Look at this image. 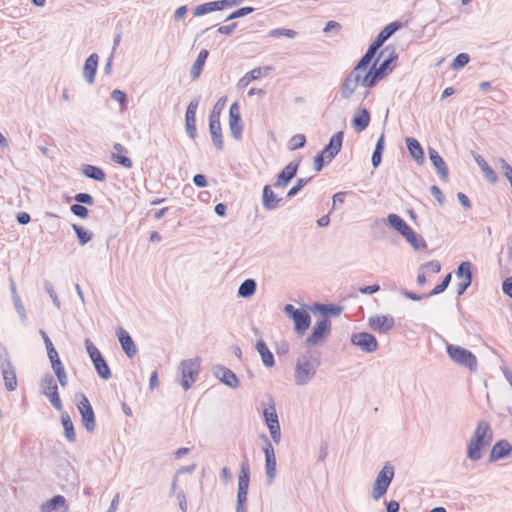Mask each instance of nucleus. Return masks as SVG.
<instances>
[{
	"instance_id": "1",
	"label": "nucleus",
	"mask_w": 512,
	"mask_h": 512,
	"mask_svg": "<svg viewBox=\"0 0 512 512\" xmlns=\"http://www.w3.org/2000/svg\"><path fill=\"white\" fill-rule=\"evenodd\" d=\"M372 60L364 54L353 71L346 77L342 85V96L344 98H349L360 85L368 88L375 86L392 70L390 67L391 59L383 60L379 66H377L378 60H376L368 69Z\"/></svg>"
},
{
	"instance_id": "2",
	"label": "nucleus",
	"mask_w": 512,
	"mask_h": 512,
	"mask_svg": "<svg viewBox=\"0 0 512 512\" xmlns=\"http://www.w3.org/2000/svg\"><path fill=\"white\" fill-rule=\"evenodd\" d=\"M492 440V431L488 422L480 421L474 431V434L468 444V457L472 460H478L481 457V449L490 444Z\"/></svg>"
},
{
	"instance_id": "3",
	"label": "nucleus",
	"mask_w": 512,
	"mask_h": 512,
	"mask_svg": "<svg viewBox=\"0 0 512 512\" xmlns=\"http://www.w3.org/2000/svg\"><path fill=\"white\" fill-rule=\"evenodd\" d=\"M343 143V132H337L334 134L328 143V145L316 155L314 159V168L316 171H320L326 163H330L333 158L339 153Z\"/></svg>"
},
{
	"instance_id": "4",
	"label": "nucleus",
	"mask_w": 512,
	"mask_h": 512,
	"mask_svg": "<svg viewBox=\"0 0 512 512\" xmlns=\"http://www.w3.org/2000/svg\"><path fill=\"white\" fill-rule=\"evenodd\" d=\"M201 369V360L200 358H193L183 360L179 364V372L181 376V385L187 390L189 389L194 382L196 381Z\"/></svg>"
},
{
	"instance_id": "5",
	"label": "nucleus",
	"mask_w": 512,
	"mask_h": 512,
	"mask_svg": "<svg viewBox=\"0 0 512 512\" xmlns=\"http://www.w3.org/2000/svg\"><path fill=\"white\" fill-rule=\"evenodd\" d=\"M448 356L451 358L453 362L458 365L465 366L470 370H475L477 367V358L476 356L470 352L469 350L462 348L457 345H448L447 346Z\"/></svg>"
},
{
	"instance_id": "6",
	"label": "nucleus",
	"mask_w": 512,
	"mask_h": 512,
	"mask_svg": "<svg viewBox=\"0 0 512 512\" xmlns=\"http://www.w3.org/2000/svg\"><path fill=\"white\" fill-rule=\"evenodd\" d=\"M394 477V468L386 464L378 473L373 484L372 497L375 500L380 499L386 492Z\"/></svg>"
},
{
	"instance_id": "7",
	"label": "nucleus",
	"mask_w": 512,
	"mask_h": 512,
	"mask_svg": "<svg viewBox=\"0 0 512 512\" xmlns=\"http://www.w3.org/2000/svg\"><path fill=\"white\" fill-rule=\"evenodd\" d=\"M87 352L99 376L105 380L111 377V371L98 348L89 340L85 341Z\"/></svg>"
},
{
	"instance_id": "8",
	"label": "nucleus",
	"mask_w": 512,
	"mask_h": 512,
	"mask_svg": "<svg viewBox=\"0 0 512 512\" xmlns=\"http://www.w3.org/2000/svg\"><path fill=\"white\" fill-rule=\"evenodd\" d=\"M389 224L397 230L414 247L418 248V239L410 226L397 214L388 215Z\"/></svg>"
},
{
	"instance_id": "9",
	"label": "nucleus",
	"mask_w": 512,
	"mask_h": 512,
	"mask_svg": "<svg viewBox=\"0 0 512 512\" xmlns=\"http://www.w3.org/2000/svg\"><path fill=\"white\" fill-rule=\"evenodd\" d=\"M77 408L79 413L81 414V420L83 426L90 432L95 429V415L92 409V406L88 400V398L81 394L79 396V402L77 403Z\"/></svg>"
},
{
	"instance_id": "10",
	"label": "nucleus",
	"mask_w": 512,
	"mask_h": 512,
	"mask_svg": "<svg viewBox=\"0 0 512 512\" xmlns=\"http://www.w3.org/2000/svg\"><path fill=\"white\" fill-rule=\"evenodd\" d=\"M401 27L402 23L398 21L392 22L384 27L378 34L375 41L370 45L365 55H368V57L373 59L376 51L382 46V44Z\"/></svg>"
},
{
	"instance_id": "11",
	"label": "nucleus",
	"mask_w": 512,
	"mask_h": 512,
	"mask_svg": "<svg viewBox=\"0 0 512 512\" xmlns=\"http://www.w3.org/2000/svg\"><path fill=\"white\" fill-rule=\"evenodd\" d=\"M285 313L291 317L295 324V330L303 334L310 326V316L307 312L296 309L292 304L284 307Z\"/></svg>"
},
{
	"instance_id": "12",
	"label": "nucleus",
	"mask_w": 512,
	"mask_h": 512,
	"mask_svg": "<svg viewBox=\"0 0 512 512\" xmlns=\"http://www.w3.org/2000/svg\"><path fill=\"white\" fill-rule=\"evenodd\" d=\"M331 330V322L327 318L317 321L311 335L306 339L308 346H315L319 344Z\"/></svg>"
},
{
	"instance_id": "13",
	"label": "nucleus",
	"mask_w": 512,
	"mask_h": 512,
	"mask_svg": "<svg viewBox=\"0 0 512 512\" xmlns=\"http://www.w3.org/2000/svg\"><path fill=\"white\" fill-rule=\"evenodd\" d=\"M352 344L360 347L363 351L371 353L377 350L378 342L376 338L369 333H355L351 336Z\"/></svg>"
},
{
	"instance_id": "14",
	"label": "nucleus",
	"mask_w": 512,
	"mask_h": 512,
	"mask_svg": "<svg viewBox=\"0 0 512 512\" xmlns=\"http://www.w3.org/2000/svg\"><path fill=\"white\" fill-rule=\"evenodd\" d=\"M263 414L272 439L278 443L280 441V425L274 405L265 408Z\"/></svg>"
},
{
	"instance_id": "15",
	"label": "nucleus",
	"mask_w": 512,
	"mask_h": 512,
	"mask_svg": "<svg viewBox=\"0 0 512 512\" xmlns=\"http://www.w3.org/2000/svg\"><path fill=\"white\" fill-rule=\"evenodd\" d=\"M209 130L213 143L221 150L223 148V138L220 124V111H216V107H214L209 118Z\"/></svg>"
},
{
	"instance_id": "16",
	"label": "nucleus",
	"mask_w": 512,
	"mask_h": 512,
	"mask_svg": "<svg viewBox=\"0 0 512 512\" xmlns=\"http://www.w3.org/2000/svg\"><path fill=\"white\" fill-rule=\"evenodd\" d=\"M229 127L232 136L235 139H240L242 136V121L240 116V107L238 103H233L229 109Z\"/></svg>"
},
{
	"instance_id": "17",
	"label": "nucleus",
	"mask_w": 512,
	"mask_h": 512,
	"mask_svg": "<svg viewBox=\"0 0 512 512\" xmlns=\"http://www.w3.org/2000/svg\"><path fill=\"white\" fill-rule=\"evenodd\" d=\"M315 375L312 364L305 361H298L295 366V380L298 385H304Z\"/></svg>"
},
{
	"instance_id": "18",
	"label": "nucleus",
	"mask_w": 512,
	"mask_h": 512,
	"mask_svg": "<svg viewBox=\"0 0 512 512\" xmlns=\"http://www.w3.org/2000/svg\"><path fill=\"white\" fill-rule=\"evenodd\" d=\"M370 328L378 333H386L394 327V318L390 315H377L369 318Z\"/></svg>"
},
{
	"instance_id": "19",
	"label": "nucleus",
	"mask_w": 512,
	"mask_h": 512,
	"mask_svg": "<svg viewBox=\"0 0 512 512\" xmlns=\"http://www.w3.org/2000/svg\"><path fill=\"white\" fill-rule=\"evenodd\" d=\"M43 393L49 398L51 404L57 409H62V402L58 394L57 384L52 377L43 380Z\"/></svg>"
},
{
	"instance_id": "20",
	"label": "nucleus",
	"mask_w": 512,
	"mask_h": 512,
	"mask_svg": "<svg viewBox=\"0 0 512 512\" xmlns=\"http://www.w3.org/2000/svg\"><path fill=\"white\" fill-rule=\"evenodd\" d=\"M457 277L460 279L458 284V294L461 295L470 286L472 282L471 264L462 262L457 269Z\"/></svg>"
},
{
	"instance_id": "21",
	"label": "nucleus",
	"mask_w": 512,
	"mask_h": 512,
	"mask_svg": "<svg viewBox=\"0 0 512 512\" xmlns=\"http://www.w3.org/2000/svg\"><path fill=\"white\" fill-rule=\"evenodd\" d=\"M265 453V469L268 482L272 483L276 477V457L275 451L271 443H267L264 448Z\"/></svg>"
},
{
	"instance_id": "22",
	"label": "nucleus",
	"mask_w": 512,
	"mask_h": 512,
	"mask_svg": "<svg viewBox=\"0 0 512 512\" xmlns=\"http://www.w3.org/2000/svg\"><path fill=\"white\" fill-rule=\"evenodd\" d=\"M273 70L272 66L257 67L247 72L238 82L240 88L246 87L249 83L257 80Z\"/></svg>"
},
{
	"instance_id": "23",
	"label": "nucleus",
	"mask_w": 512,
	"mask_h": 512,
	"mask_svg": "<svg viewBox=\"0 0 512 512\" xmlns=\"http://www.w3.org/2000/svg\"><path fill=\"white\" fill-rule=\"evenodd\" d=\"M113 153L111 154V159L121 165L122 167L124 168H127V169H130L132 168L133 166V162L132 160L127 157L125 154L127 152V150L125 149V147L120 144V143H115L114 146H113Z\"/></svg>"
},
{
	"instance_id": "24",
	"label": "nucleus",
	"mask_w": 512,
	"mask_h": 512,
	"mask_svg": "<svg viewBox=\"0 0 512 512\" xmlns=\"http://www.w3.org/2000/svg\"><path fill=\"white\" fill-rule=\"evenodd\" d=\"M117 336L126 355L132 358L136 354L137 349L129 333L123 328H119L117 330Z\"/></svg>"
},
{
	"instance_id": "25",
	"label": "nucleus",
	"mask_w": 512,
	"mask_h": 512,
	"mask_svg": "<svg viewBox=\"0 0 512 512\" xmlns=\"http://www.w3.org/2000/svg\"><path fill=\"white\" fill-rule=\"evenodd\" d=\"M298 163L290 162L278 175L275 182L276 187H285L296 175Z\"/></svg>"
},
{
	"instance_id": "26",
	"label": "nucleus",
	"mask_w": 512,
	"mask_h": 512,
	"mask_svg": "<svg viewBox=\"0 0 512 512\" xmlns=\"http://www.w3.org/2000/svg\"><path fill=\"white\" fill-rule=\"evenodd\" d=\"M370 124V114L366 108H362L356 112L353 117L352 125L357 132L364 131Z\"/></svg>"
},
{
	"instance_id": "27",
	"label": "nucleus",
	"mask_w": 512,
	"mask_h": 512,
	"mask_svg": "<svg viewBox=\"0 0 512 512\" xmlns=\"http://www.w3.org/2000/svg\"><path fill=\"white\" fill-rule=\"evenodd\" d=\"M98 66L97 54H91L85 61L83 75L89 83H93Z\"/></svg>"
},
{
	"instance_id": "28",
	"label": "nucleus",
	"mask_w": 512,
	"mask_h": 512,
	"mask_svg": "<svg viewBox=\"0 0 512 512\" xmlns=\"http://www.w3.org/2000/svg\"><path fill=\"white\" fill-rule=\"evenodd\" d=\"M196 103H190L185 114L186 129L191 137L196 135Z\"/></svg>"
},
{
	"instance_id": "29",
	"label": "nucleus",
	"mask_w": 512,
	"mask_h": 512,
	"mask_svg": "<svg viewBox=\"0 0 512 512\" xmlns=\"http://www.w3.org/2000/svg\"><path fill=\"white\" fill-rule=\"evenodd\" d=\"M280 201L281 198L274 193L271 186L266 185L263 188L262 202L264 208L268 210L275 209L279 205Z\"/></svg>"
},
{
	"instance_id": "30",
	"label": "nucleus",
	"mask_w": 512,
	"mask_h": 512,
	"mask_svg": "<svg viewBox=\"0 0 512 512\" xmlns=\"http://www.w3.org/2000/svg\"><path fill=\"white\" fill-rule=\"evenodd\" d=\"M429 157L441 178L446 179L448 177V168L439 153L434 149H429Z\"/></svg>"
},
{
	"instance_id": "31",
	"label": "nucleus",
	"mask_w": 512,
	"mask_h": 512,
	"mask_svg": "<svg viewBox=\"0 0 512 512\" xmlns=\"http://www.w3.org/2000/svg\"><path fill=\"white\" fill-rule=\"evenodd\" d=\"M512 452V446L507 441L497 442L491 450L490 458L492 460H498L505 456H508Z\"/></svg>"
},
{
	"instance_id": "32",
	"label": "nucleus",
	"mask_w": 512,
	"mask_h": 512,
	"mask_svg": "<svg viewBox=\"0 0 512 512\" xmlns=\"http://www.w3.org/2000/svg\"><path fill=\"white\" fill-rule=\"evenodd\" d=\"M250 483V467L247 462L242 463L238 476V491H248Z\"/></svg>"
},
{
	"instance_id": "33",
	"label": "nucleus",
	"mask_w": 512,
	"mask_h": 512,
	"mask_svg": "<svg viewBox=\"0 0 512 512\" xmlns=\"http://www.w3.org/2000/svg\"><path fill=\"white\" fill-rule=\"evenodd\" d=\"M407 148L409 150V153L413 157V159L419 163H422L424 160V152L423 149L415 138H408L407 139Z\"/></svg>"
},
{
	"instance_id": "34",
	"label": "nucleus",
	"mask_w": 512,
	"mask_h": 512,
	"mask_svg": "<svg viewBox=\"0 0 512 512\" xmlns=\"http://www.w3.org/2000/svg\"><path fill=\"white\" fill-rule=\"evenodd\" d=\"M217 376L223 383L232 388H235L239 385V380L235 373L227 368H219L217 371Z\"/></svg>"
},
{
	"instance_id": "35",
	"label": "nucleus",
	"mask_w": 512,
	"mask_h": 512,
	"mask_svg": "<svg viewBox=\"0 0 512 512\" xmlns=\"http://www.w3.org/2000/svg\"><path fill=\"white\" fill-rule=\"evenodd\" d=\"M208 55L209 52L206 49L201 50L198 54V57L191 68V76L193 79H197L200 76Z\"/></svg>"
},
{
	"instance_id": "36",
	"label": "nucleus",
	"mask_w": 512,
	"mask_h": 512,
	"mask_svg": "<svg viewBox=\"0 0 512 512\" xmlns=\"http://www.w3.org/2000/svg\"><path fill=\"white\" fill-rule=\"evenodd\" d=\"M256 349L259 352V354L261 355L263 363L267 367H272L275 363L274 356H273L272 352L268 349L266 344L263 341L259 340L256 344Z\"/></svg>"
},
{
	"instance_id": "37",
	"label": "nucleus",
	"mask_w": 512,
	"mask_h": 512,
	"mask_svg": "<svg viewBox=\"0 0 512 512\" xmlns=\"http://www.w3.org/2000/svg\"><path fill=\"white\" fill-rule=\"evenodd\" d=\"M83 174L96 181H104L106 178L105 172L101 168L93 165H84Z\"/></svg>"
},
{
	"instance_id": "38",
	"label": "nucleus",
	"mask_w": 512,
	"mask_h": 512,
	"mask_svg": "<svg viewBox=\"0 0 512 512\" xmlns=\"http://www.w3.org/2000/svg\"><path fill=\"white\" fill-rule=\"evenodd\" d=\"M61 421L65 431V437L68 441L74 442L76 439V434L74 430V424L70 416L68 414H62Z\"/></svg>"
},
{
	"instance_id": "39",
	"label": "nucleus",
	"mask_w": 512,
	"mask_h": 512,
	"mask_svg": "<svg viewBox=\"0 0 512 512\" xmlns=\"http://www.w3.org/2000/svg\"><path fill=\"white\" fill-rule=\"evenodd\" d=\"M57 506H62V507H64L65 510H67L66 500H65L64 496H62V495L54 496L52 499H50L45 504H43L42 511L43 512H52L53 510L56 509Z\"/></svg>"
},
{
	"instance_id": "40",
	"label": "nucleus",
	"mask_w": 512,
	"mask_h": 512,
	"mask_svg": "<svg viewBox=\"0 0 512 512\" xmlns=\"http://www.w3.org/2000/svg\"><path fill=\"white\" fill-rule=\"evenodd\" d=\"M3 378H4L5 387L7 390L13 391L16 389L17 377H16V373L13 369H11V368L4 369L3 370Z\"/></svg>"
},
{
	"instance_id": "41",
	"label": "nucleus",
	"mask_w": 512,
	"mask_h": 512,
	"mask_svg": "<svg viewBox=\"0 0 512 512\" xmlns=\"http://www.w3.org/2000/svg\"><path fill=\"white\" fill-rule=\"evenodd\" d=\"M384 145H385V139H384V135L382 134L376 143L375 150L372 155V164L374 167H377L381 163Z\"/></svg>"
},
{
	"instance_id": "42",
	"label": "nucleus",
	"mask_w": 512,
	"mask_h": 512,
	"mask_svg": "<svg viewBox=\"0 0 512 512\" xmlns=\"http://www.w3.org/2000/svg\"><path fill=\"white\" fill-rule=\"evenodd\" d=\"M224 2H206V3H203L199 6H197L194 10V14L196 16H201V15H204L206 13H209L211 11H214V10H217V9H221L222 6H219V4H223Z\"/></svg>"
},
{
	"instance_id": "43",
	"label": "nucleus",
	"mask_w": 512,
	"mask_h": 512,
	"mask_svg": "<svg viewBox=\"0 0 512 512\" xmlns=\"http://www.w3.org/2000/svg\"><path fill=\"white\" fill-rule=\"evenodd\" d=\"M478 165L480 166L482 172L484 173L486 179L491 183H496L498 180L496 172L489 166V164L484 159L477 160Z\"/></svg>"
},
{
	"instance_id": "44",
	"label": "nucleus",
	"mask_w": 512,
	"mask_h": 512,
	"mask_svg": "<svg viewBox=\"0 0 512 512\" xmlns=\"http://www.w3.org/2000/svg\"><path fill=\"white\" fill-rule=\"evenodd\" d=\"M256 283L252 279L245 280L239 287L238 293L242 297H250L255 293Z\"/></svg>"
},
{
	"instance_id": "45",
	"label": "nucleus",
	"mask_w": 512,
	"mask_h": 512,
	"mask_svg": "<svg viewBox=\"0 0 512 512\" xmlns=\"http://www.w3.org/2000/svg\"><path fill=\"white\" fill-rule=\"evenodd\" d=\"M73 229L81 245L88 243L92 239V234L89 231L84 230L82 227L73 225Z\"/></svg>"
},
{
	"instance_id": "46",
	"label": "nucleus",
	"mask_w": 512,
	"mask_h": 512,
	"mask_svg": "<svg viewBox=\"0 0 512 512\" xmlns=\"http://www.w3.org/2000/svg\"><path fill=\"white\" fill-rule=\"evenodd\" d=\"M306 143V137L303 134H296L292 136L289 141V148L291 150H297L302 148Z\"/></svg>"
},
{
	"instance_id": "47",
	"label": "nucleus",
	"mask_w": 512,
	"mask_h": 512,
	"mask_svg": "<svg viewBox=\"0 0 512 512\" xmlns=\"http://www.w3.org/2000/svg\"><path fill=\"white\" fill-rule=\"evenodd\" d=\"M469 62V56L466 53H460L458 54L455 59L453 60L451 67L454 70H458L462 67H464Z\"/></svg>"
},
{
	"instance_id": "48",
	"label": "nucleus",
	"mask_w": 512,
	"mask_h": 512,
	"mask_svg": "<svg viewBox=\"0 0 512 512\" xmlns=\"http://www.w3.org/2000/svg\"><path fill=\"white\" fill-rule=\"evenodd\" d=\"M53 370L58 378L59 383L61 386H65L67 384V375L64 369V366L61 364L54 365Z\"/></svg>"
},
{
	"instance_id": "49",
	"label": "nucleus",
	"mask_w": 512,
	"mask_h": 512,
	"mask_svg": "<svg viewBox=\"0 0 512 512\" xmlns=\"http://www.w3.org/2000/svg\"><path fill=\"white\" fill-rule=\"evenodd\" d=\"M318 309L324 314H329L333 316H338L342 312V308L335 305H321L318 307Z\"/></svg>"
},
{
	"instance_id": "50",
	"label": "nucleus",
	"mask_w": 512,
	"mask_h": 512,
	"mask_svg": "<svg viewBox=\"0 0 512 512\" xmlns=\"http://www.w3.org/2000/svg\"><path fill=\"white\" fill-rule=\"evenodd\" d=\"M71 211L80 218L88 217V209L81 204H74L71 206Z\"/></svg>"
},
{
	"instance_id": "51",
	"label": "nucleus",
	"mask_w": 512,
	"mask_h": 512,
	"mask_svg": "<svg viewBox=\"0 0 512 512\" xmlns=\"http://www.w3.org/2000/svg\"><path fill=\"white\" fill-rule=\"evenodd\" d=\"M295 35L296 32L292 29H275L270 32V36L272 37L286 36L292 38Z\"/></svg>"
},
{
	"instance_id": "52",
	"label": "nucleus",
	"mask_w": 512,
	"mask_h": 512,
	"mask_svg": "<svg viewBox=\"0 0 512 512\" xmlns=\"http://www.w3.org/2000/svg\"><path fill=\"white\" fill-rule=\"evenodd\" d=\"M248 498V491H238L237 493V509L238 511L245 510V504Z\"/></svg>"
},
{
	"instance_id": "53",
	"label": "nucleus",
	"mask_w": 512,
	"mask_h": 512,
	"mask_svg": "<svg viewBox=\"0 0 512 512\" xmlns=\"http://www.w3.org/2000/svg\"><path fill=\"white\" fill-rule=\"evenodd\" d=\"M308 180L307 179H299L295 186H293L287 193L288 197L295 196L306 184Z\"/></svg>"
},
{
	"instance_id": "54",
	"label": "nucleus",
	"mask_w": 512,
	"mask_h": 512,
	"mask_svg": "<svg viewBox=\"0 0 512 512\" xmlns=\"http://www.w3.org/2000/svg\"><path fill=\"white\" fill-rule=\"evenodd\" d=\"M112 98H113V100H115L116 102H118L122 105H125V103H126V94L119 89L113 90Z\"/></svg>"
},
{
	"instance_id": "55",
	"label": "nucleus",
	"mask_w": 512,
	"mask_h": 512,
	"mask_svg": "<svg viewBox=\"0 0 512 512\" xmlns=\"http://www.w3.org/2000/svg\"><path fill=\"white\" fill-rule=\"evenodd\" d=\"M48 357L50 359L52 367L57 364H61L58 352L54 347H51L50 350L47 351Z\"/></svg>"
},
{
	"instance_id": "56",
	"label": "nucleus",
	"mask_w": 512,
	"mask_h": 512,
	"mask_svg": "<svg viewBox=\"0 0 512 512\" xmlns=\"http://www.w3.org/2000/svg\"><path fill=\"white\" fill-rule=\"evenodd\" d=\"M75 200L79 203H85V204H88V205H92L93 203V198L91 195L87 194V193H79L75 196Z\"/></svg>"
},
{
	"instance_id": "57",
	"label": "nucleus",
	"mask_w": 512,
	"mask_h": 512,
	"mask_svg": "<svg viewBox=\"0 0 512 512\" xmlns=\"http://www.w3.org/2000/svg\"><path fill=\"white\" fill-rule=\"evenodd\" d=\"M253 11V8L251 7H244V8H241V9H238L236 10L235 12H233L229 17L228 19H233V18H238V17H242V16H245L249 13H251Z\"/></svg>"
},
{
	"instance_id": "58",
	"label": "nucleus",
	"mask_w": 512,
	"mask_h": 512,
	"mask_svg": "<svg viewBox=\"0 0 512 512\" xmlns=\"http://www.w3.org/2000/svg\"><path fill=\"white\" fill-rule=\"evenodd\" d=\"M431 193L440 204L444 203V195L438 186H432Z\"/></svg>"
},
{
	"instance_id": "59",
	"label": "nucleus",
	"mask_w": 512,
	"mask_h": 512,
	"mask_svg": "<svg viewBox=\"0 0 512 512\" xmlns=\"http://www.w3.org/2000/svg\"><path fill=\"white\" fill-rule=\"evenodd\" d=\"M502 288H503L504 293L512 298V277L506 279L503 282V287Z\"/></svg>"
},
{
	"instance_id": "60",
	"label": "nucleus",
	"mask_w": 512,
	"mask_h": 512,
	"mask_svg": "<svg viewBox=\"0 0 512 512\" xmlns=\"http://www.w3.org/2000/svg\"><path fill=\"white\" fill-rule=\"evenodd\" d=\"M193 182L195 183V185L199 187H205L207 185L206 177L202 174L195 175L193 178Z\"/></svg>"
},
{
	"instance_id": "61",
	"label": "nucleus",
	"mask_w": 512,
	"mask_h": 512,
	"mask_svg": "<svg viewBox=\"0 0 512 512\" xmlns=\"http://www.w3.org/2000/svg\"><path fill=\"white\" fill-rule=\"evenodd\" d=\"M457 197L463 207H465L467 209L471 207L470 200L464 193H461V192L458 193Z\"/></svg>"
},
{
	"instance_id": "62",
	"label": "nucleus",
	"mask_w": 512,
	"mask_h": 512,
	"mask_svg": "<svg viewBox=\"0 0 512 512\" xmlns=\"http://www.w3.org/2000/svg\"><path fill=\"white\" fill-rule=\"evenodd\" d=\"M30 219V215L26 212H22L17 215V221L23 225L29 223Z\"/></svg>"
},
{
	"instance_id": "63",
	"label": "nucleus",
	"mask_w": 512,
	"mask_h": 512,
	"mask_svg": "<svg viewBox=\"0 0 512 512\" xmlns=\"http://www.w3.org/2000/svg\"><path fill=\"white\" fill-rule=\"evenodd\" d=\"M427 267H429L435 273H438L441 269V265H440L439 261H437V260L428 262Z\"/></svg>"
},
{
	"instance_id": "64",
	"label": "nucleus",
	"mask_w": 512,
	"mask_h": 512,
	"mask_svg": "<svg viewBox=\"0 0 512 512\" xmlns=\"http://www.w3.org/2000/svg\"><path fill=\"white\" fill-rule=\"evenodd\" d=\"M399 511V503L397 501H390L387 504V512H398Z\"/></svg>"
}]
</instances>
